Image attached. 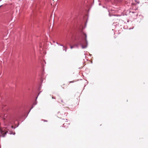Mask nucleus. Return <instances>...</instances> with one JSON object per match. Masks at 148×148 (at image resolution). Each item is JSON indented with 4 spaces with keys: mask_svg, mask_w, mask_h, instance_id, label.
Instances as JSON below:
<instances>
[{
    "mask_svg": "<svg viewBox=\"0 0 148 148\" xmlns=\"http://www.w3.org/2000/svg\"><path fill=\"white\" fill-rule=\"evenodd\" d=\"M63 47H64L65 50V51H66L67 49V48L66 47H64V46H63Z\"/></svg>",
    "mask_w": 148,
    "mask_h": 148,
    "instance_id": "423d86ee",
    "label": "nucleus"
},
{
    "mask_svg": "<svg viewBox=\"0 0 148 148\" xmlns=\"http://www.w3.org/2000/svg\"><path fill=\"white\" fill-rule=\"evenodd\" d=\"M82 41L80 43V44L82 45V48H85L87 47L88 44L87 34L84 33H83L82 36Z\"/></svg>",
    "mask_w": 148,
    "mask_h": 148,
    "instance_id": "f257e3e1",
    "label": "nucleus"
},
{
    "mask_svg": "<svg viewBox=\"0 0 148 148\" xmlns=\"http://www.w3.org/2000/svg\"><path fill=\"white\" fill-rule=\"evenodd\" d=\"M1 6H0V7H1Z\"/></svg>",
    "mask_w": 148,
    "mask_h": 148,
    "instance_id": "f8f14e48",
    "label": "nucleus"
},
{
    "mask_svg": "<svg viewBox=\"0 0 148 148\" xmlns=\"http://www.w3.org/2000/svg\"><path fill=\"white\" fill-rule=\"evenodd\" d=\"M52 99H56V98L55 97H52Z\"/></svg>",
    "mask_w": 148,
    "mask_h": 148,
    "instance_id": "6e6552de",
    "label": "nucleus"
},
{
    "mask_svg": "<svg viewBox=\"0 0 148 148\" xmlns=\"http://www.w3.org/2000/svg\"><path fill=\"white\" fill-rule=\"evenodd\" d=\"M73 48V46H71V45L70 46V48H71V49H72Z\"/></svg>",
    "mask_w": 148,
    "mask_h": 148,
    "instance_id": "0eeeda50",
    "label": "nucleus"
},
{
    "mask_svg": "<svg viewBox=\"0 0 148 148\" xmlns=\"http://www.w3.org/2000/svg\"><path fill=\"white\" fill-rule=\"evenodd\" d=\"M0 132L1 134H2V136L4 137L5 134H6L7 132L5 131V130H0Z\"/></svg>",
    "mask_w": 148,
    "mask_h": 148,
    "instance_id": "f03ea898",
    "label": "nucleus"
},
{
    "mask_svg": "<svg viewBox=\"0 0 148 148\" xmlns=\"http://www.w3.org/2000/svg\"><path fill=\"white\" fill-rule=\"evenodd\" d=\"M73 82V81H71V82H69V83H71V82Z\"/></svg>",
    "mask_w": 148,
    "mask_h": 148,
    "instance_id": "9d476101",
    "label": "nucleus"
},
{
    "mask_svg": "<svg viewBox=\"0 0 148 148\" xmlns=\"http://www.w3.org/2000/svg\"><path fill=\"white\" fill-rule=\"evenodd\" d=\"M18 126H16V125H15V126H13V125H12L11 126V127L12 129H15L16 128V127H17Z\"/></svg>",
    "mask_w": 148,
    "mask_h": 148,
    "instance_id": "39448f33",
    "label": "nucleus"
},
{
    "mask_svg": "<svg viewBox=\"0 0 148 148\" xmlns=\"http://www.w3.org/2000/svg\"><path fill=\"white\" fill-rule=\"evenodd\" d=\"M44 121H46V122H47V120H44Z\"/></svg>",
    "mask_w": 148,
    "mask_h": 148,
    "instance_id": "1a4fd4ad",
    "label": "nucleus"
},
{
    "mask_svg": "<svg viewBox=\"0 0 148 148\" xmlns=\"http://www.w3.org/2000/svg\"><path fill=\"white\" fill-rule=\"evenodd\" d=\"M58 102H59L61 103H62L63 104H64V103L63 100L60 97H59L58 99Z\"/></svg>",
    "mask_w": 148,
    "mask_h": 148,
    "instance_id": "7ed1b4c3",
    "label": "nucleus"
},
{
    "mask_svg": "<svg viewBox=\"0 0 148 148\" xmlns=\"http://www.w3.org/2000/svg\"><path fill=\"white\" fill-rule=\"evenodd\" d=\"M66 86V85L65 84H63L61 85V87H62V89H64Z\"/></svg>",
    "mask_w": 148,
    "mask_h": 148,
    "instance_id": "20e7f679",
    "label": "nucleus"
},
{
    "mask_svg": "<svg viewBox=\"0 0 148 148\" xmlns=\"http://www.w3.org/2000/svg\"><path fill=\"white\" fill-rule=\"evenodd\" d=\"M60 46H63L62 45H61V44H60Z\"/></svg>",
    "mask_w": 148,
    "mask_h": 148,
    "instance_id": "9b49d317",
    "label": "nucleus"
}]
</instances>
